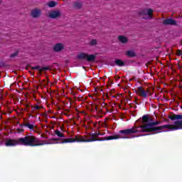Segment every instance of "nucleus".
Wrapping results in <instances>:
<instances>
[{
    "label": "nucleus",
    "instance_id": "nucleus-1",
    "mask_svg": "<svg viewBox=\"0 0 182 182\" xmlns=\"http://www.w3.org/2000/svg\"><path fill=\"white\" fill-rule=\"evenodd\" d=\"M142 123L144 126L134 127L131 129H122L119 132V134H124L125 136H130L129 139H134V137H140L143 136L141 133L147 132H153L154 133H162V132H173L174 130H180L182 129V120H177L174 124H165L159 126L160 122L156 121L153 122V120L147 115L142 117ZM158 126V127H156Z\"/></svg>",
    "mask_w": 182,
    "mask_h": 182
},
{
    "label": "nucleus",
    "instance_id": "nucleus-2",
    "mask_svg": "<svg viewBox=\"0 0 182 182\" xmlns=\"http://www.w3.org/2000/svg\"><path fill=\"white\" fill-rule=\"evenodd\" d=\"M58 139H52L48 141H42L35 136H26L18 139L7 138L4 141L6 147H15V146H29L35 147L36 146H45V144H58L59 142H53Z\"/></svg>",
    "mask_w": 182,
    "mask_h": 182
},
{
    "label": "nucleus",
    "instance_id": "nucleus-3",
    "mask_svg": "<svg viewBox=\"0 0 182 182\" xmlns=\"http://www.w3.org/2000/svg\"><path fill=\"white\" fill-rule=\"evenodd\" d=\"M97 136L95 134H88L87 135H75L74 138L63 139L60 142V144H65L66 143H90L92 141H97Z\"/></svg>",
    "mask_w": 182,
    "mask_h": 182
},
{
    "label": "nucleus",
    "instance_id": "nucleus-4",
    "mask_svg": "<svg viewBox=\"0 0 182 182\" xmlns=\"http://www.w3.org/2000/svg\"><path fill=\"white\" fill-rule=\"evenodd\" d=\"M77 58L78 59H86L87 62H93L95 59H96V55H88L86 53H80V54L77 55Z\"/></svg>",
    "mask_w": 182,
    "mask_h": 182
},
{
    "label": "nucleus",
    "instance_id": "nucleus-5",
    "mask_svg": "<svg viewBox=\"0 0 182 182\" xmlns=\"http://www.w3.org/2000/svg\"><path fill=\"white\" fill-rule=\"evenodd\" d=\"M119 139H129L127 136H122L120 134H114L102 138L101 140H118Z\"/></svg>",
    "mask_w": 182,
    "mask_h": 182
},
{
    "label": "nucleus",
    "instance_id": "nucleus-6",
    "mask_svg": "<svg viewBox=\"0 0 182 182\" xmlns=\"http://www.w3.org/2000/svg\"><path fill=\"white\" fill-rule=\"evenodd\" d=\"M151 14H153L152 9L144 10L140 13V15H143L144 19H151Z\"/></svg>",
    "mask_w": 182,
    "mask_h": 182
},
{
    "label": "nucleus",
    "instance_id": "nucleus-7",
    "mask_svg": "<svg viewBox=\"0 0 182 182\" xmlns=\"http://www.w3.org/2000/svg\"><path fill=\"white\" fill-rule=\"evenodd\" d=\"M42 11L39 9H36L31 11V16L33 18H39Z\"/></svg>",
    "mask_w": 182,
    "mask_h": 182
},
{
    "label": "nucleus",
    "instance_id": "nucleus-8",
    "mask_svg": "<svg viewBox=\"0 0 182 182\" xmlns=\"http://www.w3.org/2000/svg\"><path fill=\"white\" fill-rule=\"evenodd\" d=\"M58 16H60V11H51L49 14V18H51L52 19H55V18H58Z\"/></svg>",
    "mask_w": 182,
    "mask_h": 182
},
{
    "label": "nucleus",
    "instance_id": "nucleus-9",
    "mask_svg": "<svg viewBox=\"0 0 182 182\" xmlns=\"http://www.w3.org/2000/svg\"><path fill=\"white\" fill-rule=\"evenodd\" d=\"M64 48H65V46H63V44L58 43L55 45L53 49L55 52H60V50H63Z\"/></svg>",
    "mask_w": 182,
    "mask_h": 182
},
{
    "label": "nucleus",
    "instance_id": "nucleus-10",
    "mask_svg": "<svg viewBox=\"0 0 182 182\" xmlns=\"http://www.w3.org/2000/svg\"><path fill=\"white\" fill-rule=\"evenodd\" d=\"M163 23L164 25H177V22L172 18H168L164 20Z\"/></svg>",
    "mask_w": 182,
    "mask_h": 182
},
{
    "label": "nucleus",
    "instance_id": "nucleus-11",
    "mask_svg": "<svg viewBox=\"0 0 182 182\" xmlns=\"http://www.w3.org/2000/svg\"><path fill=\"white\" fill-rule=\"evenodd\" d=\"M169 119L171 120H182V115L181 114L170 115Z\"/></svg>",
    "mask_w": 182,
    "mask_h": 182
},
{
    "label": "nucleus",
    "instance_id": "nucleus-12",
    "mask_svg": "<svg viewBox=\"0 0 182 182\" xmlns=\"http://www.w3.org/2000/svg\"><path fill=\"white\" fill-rule=\"evenodd\" d=\"M118 41H119L121 43H127V42L129 41V39L127 38V37L124 36H119Z\"/></svg>",
    "mask_w": 182,
    "mask_h": 182
},
{
    "label": "nucleus",
    "instance_id": "nucleus-13",
    "mask_svg": "<svg viewBox=\"0 0 182 182\" xmlns=\"http://www.w3.org/2000/svg\"><path fill=\"white\" fill-rule=\"evenodd\" d=\"M138 93L139 95H141V96H142L143 97H147V92H146V91L143 90L141 87H139L138 88Z\"/></svg>",
    "mask_w": 182,
    "mask_h": 182
},
{
    "label": "nucleus",
    "instance_id": "nucleus-14",
    "mask_svg": "<svg viewBox=\"0 0 182 182\" xmlns=\"http://www.w3.org/2000/svg\"><path fill=\"white\" fill-rule=\"evenodd\" d=\"M24 127H28V129H30V130H33L35 129V124H29V123H26L23 124Z\"/></svg>",
    "mask_w": 182,
    "mask_h": 182
},
{
    "label": "nucleus",
    "instance_id": "nucleus-15",
    "mask_svg": "<svg viewBox=\"0 0 182 182\" xmlns=\"http://www.w3.org/2000/svg\"><path fill=\"white\" fill-rule=\"evenodd\" d=\"M115 65H117V66H124V62L120 59H117L115 60Z\"/></svg>",
    "mask_w": 182,
    "mask_h": 182
},
{
    "label": "nucleus",
    "instance_id": "nucleus-16",
    "mask_svg": "<svg viewBox=\"0 0 182 182\" xmlns=\"http://www.w3.org/2000/svg\"><path fill=\"white\" fill-rule=\"evenodd\" d=\"M54 133L55 134H56V136H58V137H60V138L65 137V135L62 134V132H60L59 129L55 130Z\"/></svg>",
    "mask_w": 182,
    "mask_h": 182
},
{
    "label": "nucleus",
    "instance_id": "nucleus-17",
    "mask_svg": "<svg viewBox=\"0 0 182 182\" xmlns=\"http://www.w3.org/2000/svg\"><path fill=\"white\" fill-rule=\"evenodd\" d=\"M127 56H129L131 58H133V56H136V53H134V51L133 50H128L127 52Z\"/></svg>",
    "mask_w": 182,
    "mask_h": 182
},
{
    "label": "nucleus",
    "instance_id": "nucleus-18",
    "mask_svg": "<svg viewBox=\"0 0 182 182\" xmlns=\"http://www.w3.org/2000/svg\"><path fill=\"white\" fill-rule=\"evenodd\" d=\"M40 109H43V107H41L38 105V104L34 105V106H32L33 110H39Z\"/></svg>",
    "mask_w": 182,
    "mask_h": 182
},
{
    "label": "nucleus",
    "instance_id": "nucleus-19",
    "mask_svg": "<svg viewBox=\"0 0 182 182\" xmlns=\"http://www.w3.org/2000/svg\"><path fill=\"white\" fill-rule=\"evenodd\" d=\"M48 6L50 7V8H53L56 6V2L53 1H50L48 3Z\"/></svg>",
    "mask_w": 182,
    "mask_h": 182
},
{
    "label": "nucleus",
    "instance_id": "nucleus-20",
    "mask_svg": "<svg viewBox=\"0 0 182 182\" xmlns=\"http://www.w3.org/2000/svg\"><path fill=\"white\" fill-rule=\"evenodd\" d=\"M33 70L38 69L39 72H42V70H46V68H41L39 66L32 67Z\"/></svg>",
    "mask_w": 182,
    "mask_h": 182
},
{
    "label": "nucleus",
    "instance_id": "nucleus-21",
    "mask_svg": "<svg viewBox=\"0 0 182 182\" xmlns=\"http://www.w3.org/2000/svg\"><path fill=\"white\" fill-rule=\"evenodd\" d=\"M90 45H92V46L97 45V41H96V40L91 41Z\"/></svg>",
    "mask_w": 182,
    "mask_h": 182
},
{
    "label": "nucleus",
    "instance_id": "nucleus-22",
    "mask_svg": "<svg viewBox=\"0 0 182 182\" xmlns=\"http://www.w3.org/2000/svg\"><path fill=\"white\" fill-rule=\"evenodd\" d=\"M16 56H18V52H15V53L11 54L10 58H15Z\"/></svg>",
    "mask_w": 182,
    "mask_h": 182
},
{
    "label": "nucleus",
    "instance_id": "nucleus-23",
    "mask_svg": "<svg viewBox=\"0 0 182 182\" xmlns=\"http://www.w3.org/2000/svg\"><path fill=\"white\" fill-rule=\"evenodd\" d=\"M177 55H178V56H181V55H182V51H181V50H178L177 51Z\"/></svg>",
    "mask_w": 182,
    "mask_h": 182
},
{
    "label": "nucleus",
    "instance_id": "nucleus-24",
    "mask_svg": "<svg viewBox=\"0 0 182 182\" xmlns=\"http://www.w3.org/2000/svg\"><path fill=\"white\" fill-rule=\"evenodd\" d=\"M0 144H3L2 143V139L0 138Z\"/></svg>",
    "mask_w": 182,
    "mask_h": 182
},
{
    "label": "nucleus",
    "instance_id": "nucleus-25",
    "mask_svg": "<svg viewBox=\"0 0 182 182\" xmlns=\"http://www.w3.org/2000/svg\"><path fill=\"white\" fill-rule=\"evenodd\" d=\"M0 4H1V0H0Z\"/></svg>",
    "mask_w": 182,
    "mask_h": 182
}]
</instances>
